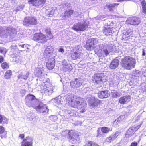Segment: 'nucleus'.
<instances>
[{"instance_id": "obj_1", "label": "nucleus", "mask_w": 146, "mask_h": 146, "mask_svg": "<svg viewBox=\"0 0 146 146\" xmlns=\"http://www.w3.org/2000/svg\"><path fill=\"white\" fill-rule=\"evenodd\" d=\"M26 105L28 107H32L39 113L45 114L48 112V109L46 106L43 103L38 104V101L36 97L33 95L29 94L25 99Z\"/></svg>"}, {"instance_id": "obj_2", "label": "nucleus", "mask_w": 146, "mask_h": 146, "mask_svg": "<svg viewBox=\"0 0 146 146\" xmlns=\"http://www.w3.org/2000/svg\"><path fill=\"white\" fill-rule=\"evenodd\" d=\"M45 32L47 38L45 35L41 33H37L34 35L33 38V40L38 43H43L46 42L48 39H51L53 38L51 30L50 29H46Z\"/></svg>"}, {"instance_id": "obj_3", "label": "nucleus", "mask_w": 146, "mask_h": 146, "mask_svg": "<svg viewBox=\"0 0 146 146\" xmlns=\"http://www.w3.org/2000/svg\"><path fill=\"white\" fill-rule=\"evenodd\" d=\"M121 65L125 69L131 70L134 68L136 64L135 59L130 56H126L122 59Z\"/></svg>"}, {"instance_id": "obj_4", "label": "nucleus", "mask_w": 146, "mask_h": 146, "mask_svg": "<svg viewBox=\"0 0 146 146\" xmlns=\"http://www.w3.org/2000/svg\"><path fill=\"white\" fill-rule=\"evenodd\" d=\"M16 33V29L11 26L0 27V33L3 35V36L6 37L8 36H12Z\"/></svg>"}, {"instance_id": "obj_5", "label": "nucleus", "mask_w": 146, "mask_h": 146, "mask_svg": "<svg viewBox=\"0 0 146 146\" xmlns=\"http://www.w3.org/2000/svg\"><path fill=\"white\" fill-rule=\"evenodd\" d=\"M88 22L84 20L76 23L73 26L72 29L76 31H82L87 29L89 26Z\"/></svg>"}, {"instance_id": "obj_6", "label": "nucleus", "mask_w": 146, "mask_h": 146, "mask_svg": "<svg viewBox=\"0 0 146 146\" xmlns=\"http://www.w3.org/2000/svg\"><path fill=\"white\" fill-rule=\"evenodd\" d=\"M45 58V62L46 63V66L49 70H52L55 66V59L54 56L52 55L50 56L44 57Z\"/></svg>"}, {"instance_id": "obj_7", "label": "nucleus", "mask_w": 146, "mask_h": 146, "mask_svg": "<svg viewBox=\"0 0 146 146\" xmlns=\"http://www.w3.org/2000/svg\"><path fill=\"white\" fill-rule=\"evenodd\" d=\"M65 135H67V137L70 141L72 143H74L78 138V136L73 131H70L68 130H66L64 132Z\"/></svg>"}, {"instance_id": "obj_8", "label": "nucleus", "mask_w": 146, "mask_h": 146, "mask_svg": "<svg viewBox=\"0 0 146 146\" xmlns=\"http://www.w3.org/2000/svg\"><path fill=\"white\" fill-rule=\"evenodd\" d=\"M83 79L81 78H76L70 82V85L72 88L78 89L82 85H83Z\"/></svg>"}, {"instance_id": "obj_9", "label": "nucleus", "mask_w": 146, "mask_h": 146, "mask_svg": "<svg viewBox=\"0 0 146 146\" xmlns=\"http://www.w3.org/2000/svg\"><path fill=\"white\" fill-rule=\"evenodd\" d=\"M37 20L36 18L33 17H25L23 22V24L27 26L31 25H34L37 23Z\"/></svg>"}, {"instance_id": "obj_10", "label": "nucleus", "mask_w": 146, "mask_h": 146, "mask_svg": "<svg viewBox=\"0 0 146 146\" xmlns=\"http://www.w3.org/2000/svg\"><path fill=\"white\" fill-rule=\"evenodd\" d=\"M98 42V40L94 38H90L87 41L85 47L86 49L88 50H93L94 49L95 45Z\"/></svg>"}, {"instance_id": "obj_11", "label": "nucleus", "mask_w": 146, "mask_h": 146, "mask_svg": "<svg viewBox=\"0 0 146 146\" xmlns=\"http://www.w3.org/2000/svg\"><path fill=\"white\" fill-rule=\"evenodd\" d=\"M79 98H76V96L74 97L73 95H68L66 98V102L71 105H75L76 104H78L80 103Z\"/></svg>"}, {"instance_id": "obj_12", "label": "nucleus", "mask_w": 146, "mask_h": 146, "mask_svg": "<svg viewBox=\"0 0 146 146\" xmlns=\"http://www.w3.org/2000/svg\"><path fill=\"white\" fill-rule=\"evenodd\" d=\"M141 21V19L138 17H134L128 18L126 21L127 24L136 25L139 24Z\"/></svg>"}, {"instance_id": "obj_13", "label": "nucleus", "mask_w": 146, "mask_h": 146, "mask_svg": "<svg viewBox=\"0 0 146 146\" xmlns=\"http://www.w3.org/2000/svg\"><path fill=\"white\" fill-rule=\"evenodd\" d=\"M29 45L27 44H23L22 43H19L17 44L15 46H11V49H15L17 48L20 51H24L29 49Z\"/></svg>"}, {"instance_id": "obj_14", "label": "nucleus", "mask_w": 146, "mask_h": 146, "mask_svg": "<svg viewBox=\"0 0 146 146\" xmlns=\"http://www.w3.org/2000/svg\"><path fill=\"white\" fill-rule=\"evenodd\" d=\"M140 128V126H134L131 127L127 131L125 137L127 138H129L133 135L135 132Z\"/></svg>"}, {"instance_id": "obj_15", "label": "nucleus", "mask_w": 146, "mask_h": 146, "mask_svg": "<svg viewBox=\"0 0 146 146\" xmlns=\"http://www.w3.org/2000/svg\"><path fill=\"white\" fill-rule=\"evenodd\" d=\"M33 139L30 137H26L21 142V146H32Z\"/></svg>"}, {"instance_id": "obj_16", "label": "nucleus", "mask_w": 146, "mask_h": 146, "mask_svg": "<svg viewBox=\"0 0 146 146\" xmlns=\"http://www.w3.org/2000/svg\"><path fill=\"white\" fill-rule=\"evenodd\" d=\"M77 51H73L71 53V57L73 60H76L78 58H80L81 56L82 55V52L81 49H78L76 48Z\"/></svg>"}, {"instance_id": "obj_17", "label": "nucleus", "mask_w": 146, "mask_h": 146, "mask_svg": "<svg viewBox=\"0 0 146 146\" xmlns=\"http://www.w3.org/2000/svg\"><path fill=\"white\" fill-rule=\"evenodd\" d=\"M46 2V0H28V2L33 6L37 7L42 6Z\"/></svg>"}, {"instance_id": "obj_18", "label": "nucleus", "mask_w": 146, "mask_h": 146, "mask_svg": "<svg viewBox=\"0 0 146 146\" xmlns=\"http://www.w3.org/2000/svg\"><path fill=\"white\" fill-rule=\"evenodd\" d=\"M131 100L130 96L128 95H126L120 98L119 102L121 104H124L130 101Z\"/></svg>"}, {"instance_id": "obj_19", "label": "nucleus", "mask_w": 146, "mask_h": 146, "mask_svg": "<svg viewBox=\"0 0 146 146\" xmlns=\"http://www.w3.org/2000/svg\"><path fill=\"white\" fill-rule=\"evenodd\" d=\"M100 102V100L96 99L94 97H91L88 99V104L89 105L92 107L97 106Z\"/></svg>"}, {"instance_id": "obj_20", "label": "nucleus", "mask_w": 146, "mask_h": 146, "mask_svg": "<svg viewBox=\"0 0 146 146\" xmlns=\"http://www.w3.org/2000/svg\"><path fill=\"white\" fill-rule=\"evenodd\" d=\"M119 64V61L118 59H115L113 60L110 64V67L111 69H115L117 68Z\"/></svg>"}, {"instance_id": "obj_21", "label": "nucleus", "mask_w": 146, "mask_h": 146, "mask_svg": "<svg viewBox=\"0 0 146 146\" xmlns=\"http://www.w3.org/2000/svg\"><path fill=\"white\" fill-rule=\"evenodd\" d=\"M119 5V3H112L109 4H107L106 6V7H107L109 11L112 12H114L116 10V7Z\"/></svg>"}, {"instance_id": "obj_22", "label": "nucleus", "mask_w": 146, "mask_h": 146, "mask_svg": "<svg viewBox=\"0 0 146 146\" xmlns=\"http://www.w3.org/2000/svg\"><path fill=\"white\" fill-rule=\"evenodd\" d=\"M53 48L51 46H48L43 54L44 57L50 56V55H52L51 54Z\"/></svg>"}, {"instance_id": "obj_23", "label": "nucleus", "mask_w": 146, "mask_h": 146, "mask_svg": "<svg viewBox=\"0 0 146 146\" xmlns=\"http://www.w3.org/2000/svg\"><path fill=\"white\" fill-rule=\"evenodd\" d=\"M57 11L56 7H54L52 10H49L46 13L48 17H52Z\"/></svg>"}, {"instance_id": "obj_24", "label": "nucleus", "mask_w": 146, "mask_h": 146, "mask_svg": "<svg viewBox=\"0 0 146 146\" xmlns=\"http://www.w3.org/2000/svg\"><path fill=\"white\" fill-rule=\"evenodd\" d=\"M143 121V119L141 116H137L135 118V123L139 122V124L136 126H140V127Z\"/></svg>"}, {"instance_id": "obj_25", "label": "nucleus", "mask_w": 146, "mask_h": 146, "mask_svg": "<svg viewBox=\"0 0 146 146\" xmlns=\"http://www.w3.org/2000/svg\"><path fill=\"white\" fill-rule=\"evenodd\" d=\"M73 69L72 64H69L66 66L62 67V70L64 71L70 72Z\"/></svg>"}, {"instance_id": "obj_26", "label": "nucleus", "mask_w": 146, "mask_h": 146, "mask_svg": "<svg viewBox=\"0 0 146 146\" xmlns=\"http://www.w3.org/2000/svg\"><path fill=\"white\" fill-rule=\"evenodd\" d=\"M6 134L7 132L5 131L4 127L2 126H0V136L2 138L6 137Z\"/></svg>"}, {"instance_id": "obj_27", "label": "nucleus", "mask_w": 146, "mask_h": 146, "mask_svg": "<svg viewBox=\"0 0 146 146\" xmlns=\"http://www.w3.org/2000/svg\"><path fill=\"white\" fill-rule=\"evenodd\" d=\"M110 95V92L108 91H101V99L107 98Z\"/></svg>"}, {"instance_id": "obj_28", "label": "nucleus", "mask_w": 146, "mask_h": 146, "mask_svg": "<svg viewBox=\"0 0 146 146\" xmlns=\"http://www.w3.org/2000/svg\"><path fill=\"white\" fill-rule=\"evenodd\" d=\"M111 93L112 95V97L113 98H117V97L120 96L121 95L120 92H117L115 90L111 91Z\"/></svg>"}, {"instance_id": "obj_29", "label": "nucleus", "mask_w": 146, "mask_h": 146, "mask_svg": "<svg viewBox=\"0 0 146 146\" xmlns=\"http://www.w3.org/2000/svg\"><path fill=\"white\" fill-rule=\"evenodd\" d=\"M68 113L69 114H70V115L74 116L80 117V113L76 111H71L69 110L68 111Z\"/></svg>"}, {"instance_id": "obj_30", "label": "nucleus", "mask_w": 146, "mask_h": 146, "mask_svg": "<svg viewBox=\"0 0 146 146\" xmlns=\"http://www.w3.org/2000/svg\"><path fill=\"white\" fill-rule=\"evenodd\" d=\"M106 45H104L105 48L103 50L104 52L105 55V56H106L107 54H108L110 52L112 51V50L111 49H112L111 47H109L108 46L106 49H105L106 48Z\"/></svg>"}, {"instance_id": "obj_31", "label": "nucleus", "mask_w": 146, "mask_h": 146, "mask_svg": "<svg viewBox=\"0 0 146 146\" xmlns=\"http://www.w3.org/2000/svg\"><path fill=\"white\" fill-rule=\"evenodd\" d=\"M121 133V131H116L115 133H113L111 135L114 141L116 138L118 137L119 134Z\"/></svg>"}, {"instance_id": "obj_32", "label": "nucleus", "mask_w": 146, "mask_h": 146, "mask_svg": "<svg viewBox=\"0 0 146 146\" xmlns=\"http://www.w3.org/2000/svg\"><path fill=\"white\" fill-rule=\"evenodd\" d=\"M29 75V72H28L25 74L23 75L22 74H20L18 76L19 78H22L24 80H27L28 77Z\"/></svg>"}, {"instance_id": "obj_33", "label": "nucleus", "mask_w": 146, "mask_h": 146, "mask_svg": "<svg viewBox=\"0 0 146 146\" xmlns=\"http://www.w3.org/2000/svg\"><path fill=\"white\" fill-rule=\"evenodd\" d=\"M0 123L2 124L7 123V120L4 116L0 115Z\"/></svg>"}, {"instance_id": "obj_34", "label": "nucleus", "mask_w": 146, "mask_h": 146, "mask_svg": "<svg viewBox=\"0 0 146 146\" xmlns=\"http://www.w3.org/2000/svg\"><path fill=\"white\" fill-rule=\"evenodd\" d=\"M12 75V72L11 70H8L7 71L5 75V78L6 79H8L11 78Z\"/></svg>"}, {"instance_id": "obj_35", "label": "nucleus", "mask_w": 146, "mask_h": 146, "mask_svg": "<svg viewBox=\"0 0 146 146\" xmlns=\"http://www.w3.org/2000/svg\"><path fill=\"white\" fill-rule=\"evenodd\" d=\"M101 131L104 133H107L110 131V128L106 127H103L101 128Z\"/></svg>"}, {"instance_id": "obj_36", "label": "nucleus", "mask_w": 146, "mask_h": 146, "mask_svg": "<svg viewBox=\"0 0 146 146\" xmlns=\"http://www.w3.org/2000/svg\"><path fill=\"white\" fill-rule=\"evenodd\" d=\"M141 4L143 13L145 14H146V2L144 0H143Z\"/></svg>"}, {"instance_id": "obj_37", "label": "nucleus", "mask_w": 146, "mask_h": 146, "mask_svg": "<svg viewBox=\"0 0 146 146\" xmlns=\"http://www.w3.org/2000/svg\"><path fill=\"white\" fill-rule=\"evenodd\" d=\"M75 105L76 106H77L78 108H84V107L86 105V103L84 102L80 103H80L78 104H76Z\"/></svg>"}, {"instance_id": "obj_38", "label": "nucleus", "mask_w": 146, "mask_h": 146, "mask_svg": "<svg viewBox=\"0 0 146 146\" xmlns=\"http://www.w3.org/2000/svg\"><path fill=\"white\" fill-rule=\"evenodd\" d=\"M103 33L106 36H107L108 33H111V30L109 28L105 29L103 30Z\"/></svg>"}, {"instance_id": "obj_39", "label": "nucleus", "mask_w": 146, "mask_h": 146, "mask_svg": "<svg viewBox=\"0 0 146 146\" xmlns=\"http://www.w3.org/2000/svg\"><path fill=\"white\" fill-rule=\"evenodd\" d=\"M52 100L54 103L58 105H59L61 103L60 99L59 97L55 98L54 99H53Z\"/></svg>"}, {"instance_id": "obj_40", "label": "nucleus", "mask_w": 146, "mask_h": 146, "mask_svg": "<svg viewBox=\"0 0 146 146\" xmlns=\"http://www.w3.org/2000/svg\"><path fill=\"white\" fill-rule=\"evenodd\" d=\"M1 67L3 69L8 68L9 67L8 64L6 62H3L1 64Z\"/></svg>"}, {"instance_id": "obj_41", "label": "nucleus", "mask_w": 146, "mask_h": 146, "mask_svg": "<svg viewBox=\"0 0 146 146\" xmlns=\"http://www.w3.org/2000/svg\"><path fill=\"white\" fill-rule=\"evenodd\" d=\"M99 74H95L94 76L95 80L97 83L98 82V81H99L100 80V75H99Z\"/></svg>"}, {"instance_id": "obj_42", "label": "nucleus", "mask_w": 146, "mask_h": 146, "mask_svg": "<svg viewBox=\"0 0 146 146\" xmlns=\"http://www.w3.org/2000/svg\"><path fill=\"white\" fill-rule=\"evenodd\" d=\"M49 117L50 119L52 121H56L57 119V117L56 115H51Z\"/></svg>"}, {"instance_id": "obj_43", "label": "nucleus", "mask_w": 146, "mask_h": 146, "mask_svg": "<svg viewBox=\"0 0 146 146\" xmlns=\"http://www.w3.org/2000/svg\"><path fill=\"white\" fill-rule=\"evenodd\" d=\"M53 88L52 87H51L50 88H48L47 89L45 92L46 93L48 92V95H50L53 92Z\"/></svg>"}, {"instance_id": "obj_44", "label": "nucleus", "mask_w": 146, "mask_h": 146, "mask_svg": "<svg viewBox=\"0 0 146 146\" xmlns=\"http://www.w3.org/2000/svg\"><path fill=\"white\" fill-rule=\"evenodd\" d=\"M7 51V49L3 47H1L0 49V52L4 54H5Z\"/></svg>"}, {"instance_id": "obj_45", "label": "nucleus", "mask_w": 146, "mask_h": 146, "mask_svg": "<svg viewBox=\"0 0 146 146\" xmlns=\"http://www.w3.org/2000/svg\"><path fill=\"white\" fill-rule=\"evenodd\" d=\"M62 16L63 19H66L69 17L67 11L66 10L65 12L63 14H62Z\"/></svg>"}, {"instance_id": "obj_46", "label": "nucleus", "mask_w": 146, "mask_h": 146, "mask_svg": "<svg viewBox=\"0 0 146 146\" xmlns=\"http://www.w3.org/2000/svg\"><path fill=\"white\" fill-rule=\"evenodd\" d=\"M62 65L63 66V67L66 66L70 63L67 62V60L65 59H64L62 61Z\"/></svg>"}, {"instance_id": "obj_47", "label": "nucleus", "mask_w": 146, "mask_h": 146, "mask_svg": "<svg viewBox=\"0 0 146 146\" xmlns=\"http://www.w3.org/2000/svg\"><path fill=\"white\" fill-rule=\"evenodd\" d=\"M106 142L110 143L113 141V140L110 135L109 137H107L106 138Z\"/></svg>"}, {"instance_id": "obj_48", "label": "nucleus", "mask_w": 146, "mask_h": 146, "mask_svg": "<svg viewBox=\"0 0 146 146\" xmlns=\"http://www.w3.org/2000/svg\"><path fill=\"white\" fill-rule=\"evenodd\" d=\"M29 120L31 121H33L35 123L36 121V118L35 116H31L29 118Z\"/></svg>"}, {"instance_id": "obj_49", "label": "nucleus", "mask_w": 146, "mask_h": 146, "mask_svg": "<svg viewBox=\"0 0 146 146\" xmlns=\"http://www.w3.org/2000/svg\"><path fill=\"white\" fill-rule=\"evenodd\" d=\"M93 142L90 141H88L87 143H86L84 146H92L93 145Z\"/></svg>"}, {"instance_id": "obj_50", "label": "nucleus", "mask_w": 146, "mask_h": 146, "mask_svg": "<svg viewBox=\"0 0 146 146\" xmlns=\"http://www.w3.org/2000/svg\"><path fill=\"white\" fill-rule=\"evenodd\" d=\"M67 11L68 13V15L69 16V17L70 16V15H72L73 12V10H67Z\"/></svg>"}, {"instance_id": "obj_51", "label": "nucleus", "mask_w": 146, "mask_h": 146, "mask_svg": "<svg viewBox=\"0 0 146 146\" xmlns=\"http://www.w3.org/2000/svg\"><path fill=\"white\" fill-rule=\"evenodd\" d=\"M121 121V119L120 117L118 118L116 120H115L114 122L116 123H119Z\"/></svg>"}, {"instance_id": "obj_52", "label": "nucleus", "mask_w": 146, "mask_h": 146, "mask_svg": "<svg viewBox=\"0 0 146 146\" xmlns=\"http://www.w3.org/2000/svg\"><path fill=\"white\" fill-rule=\"evenodd\" d=\"M62 5L64 7H67L69 5V4L67 3H64L62 4Z\"/></svg>"}, {"instance_id": "obj_53", "label": "nucleus", "mask_w": 146, "mask_h": 146, "mask_svg": "<svg viewBox=\"0 0 146 146\" xmlns=\"http://www.w3.org/2000/svg\"><path fill=\"white\" fill-rule=\"evenodd\" d=\"M86 110V109L85 108H83L81 109L80 111V112L81 113H83L85 112Z\"/></svg>"}, {"instance_id": "obj_54", "label": "nucleus", "mask_w": 146, "mask_h": 146, "mask_svg": "<svg viewBox=\"0 0 146 146\" xmlns=\"http://www.w3.org/2000/svg\"><path fill=\"white\" fill-rule=\"evenodd\" d=\"M137 143L135 142H132L131 145V146H137Z\"/></svg>"}, {"instance_id": "obj_55", "label": "nucleus", "mask_w": 146, "mask_h": 146, "mask_svg": "<svg viewBox=\"0 0 146 146\" xmlns=\"http://www.w3.org/2000/svg\"><path fill=\"white\" fill-rule=\"evenodd\" d=\"M58 51L60 52H61L62 53H63L64 52V49L62 48H60L58 50Z\"/></svg>"}, {"instance_id": "obj_56", "label": "nucleus", "mask_w": 146, "mask_h": 146, "mask_svg": "<svg viewBox=\"0 0 146 146\" xmlns=\"http://www.w3.org/2000/svg\"><path fill=\"white\" fill-rule=\"evenodd\" d=\"M100 129L99 128H98V129L97 131V137H98L99 136H100Z\"/></svg>"}, {"instance_id": "obj_57", "label": "nucleus", "mask_w": 146, "mask_h": 146, "mask_svg": "<svg viewBox=\"0 0 146 146\" xmlns=\"http://www.w3.org/2000/svg\"><path fill=\"white\" fill-rule=\"evenodd\" d=\"M25 135L24 134H20L19 135V137H20L21 139H23L24 138Z\"/></svg>"}, {"instance_id": "obj_58", "label": "nucleus", "mask_w": 146, "mask_h": 146, "mask_svg": "<svg viewBox=\"0 0 146 146\" xmlns=\"http://www.w3.org/2000/svg\"><path fill=\"white\" fill-rule=\"evenodd\" d=\"M4 58L2 56H0V63L3 61Z\"/></svg>"}, {"instance_id": "obj_59", "label": "nucleus", "mask_w": 146, "mask_h": 146, "mask_svg": "<svg viewBox=\"0 0 146 146\" xmlns=\"http://www.w3.org/2000/svg\"><path fill=\"white\" fill-rule=\"evenodd\" d=\"M24 7V5H20L19 7L20 9H23V8Z\"/></svg>"}, {"instance_id": "obj_60", "label": "nucleus", "mask_w": 146, "mask_h": 146, "mask_svg": "<svg viewBox=\"0 0 146 146\" xmlns=\"http://www.w3.org/2000/svg\"><path fill=\"white\" fill-rule=\"evenodd\" d=\"M142 55L143 56H145V51L144 49H143Z\"/></svg>"}, {"instance_id": "obj_61", "label": "nucleus", "mask_w": 146, "mask_h": 146, "mask_svg": "<svg viewBox=\"0 0 146 146\" xmlns=\"http://www.w3.org/2000/svg\"><path fill=\"white\" fill-rule=\"evenodd\" d=\"M93 146H99L97 144L95 143H93Z\"/></svg>"}, {"instance_id": "obj_62", "label": "nucleus", "mask_w": 146, "mask_h": 146, "mask_svg": "<svg viewBox=\"0 0 146 146\" xmlns=\"http://www.w3.org/2000/svg\"><path fill=\"white\" fill-rule=\"evenodd\" d=\"M130 0H117V1H129Z\"/></svg>"}, {"instance_id": "obj_63", "label": "nucleus", "mask_w": 146, "mask_h": 146, "mask_svg": "<svg viewBox=\"0 0 146 146\" xmlns=\"http://www.w3.org/2000/svg\"><path fill=\"white\" fill-rule=\"evenodd\" d=\"M42 71H40L39 72V74H38V76H41V74H42Z\"/></svg>"}, {"instance_id": "obj_64", "label": "nucleus", "mask_w": 146, "mask_h": 146, "mask_svg": "<svg viewBox=\"0 0 146 146\" xmlns=\"http://www.w3.org/2000/svg\"><path fill=\"white\" fill-rule=\"evenodd\" d=\"M20 10L19 7H17L16 8V11H18Z\"/></svg>"}]
</instances>
